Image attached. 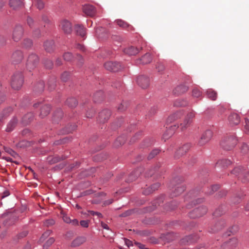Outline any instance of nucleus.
<instances>
[{"label": "nucleus", "mask_w": 249, "mask_h": 249, "mask_svg": "<svg viewBox=\"0 0 249 249\" xmlns=\"http://www.w3.org/2000/svg\"><path fill=\"white\" fill-rule=\"evenodd\" d=\"M110 116V110L108 109H104L99 113V121L101 123H104L109 119Z\"/></svg>", "instance_id": "f3484780"}, {"label": "nucleus", "mask_w": 249, "mask_h": 249, "mask_svg": "<svg viewBox=\"0 0 249 249\" xmlns=\"http://www.w3.org/2000/svg\"><path fill=\"white\" fill-rule=\"evenodd\" d=\"M154 191L151 189V188L150 187H147L146 188H145L143 191V194L145 195H148L152 193H153Z\"/></svg>", "instance_id": "5fc2aeb1"}, {"label": "nucleus", "mask_w": 249, "mask_h": 249, "mask_svg": "<svg viewBox=\"0 0 249 249\" xmlns=\"http://www.w3.org/2000/svg\"><path fill=\"white\" fill-rule=\"evenodd\" d=\"M24 30L22 26L17 25L14 29L12 38L14 41L18 42L23 36Z\"/></svg>", "instance_id": "39448f33"}, {"label": "nucleus", "mask_w": 249, "mask_h": 249, "mask_svg": "<svg viewBox=\"0 0 249 249\" xmlns=\"http://www.w3.org/2000/svg\"><path fill=\"white\" fill-rule=\"evenodd\" d=\"M237 243V239L236 238H232L224 245V249H225L226 248H229V249H232L236 246Z\"/></svg>", "instance_id": "5701e85b"}, {"label": "nucleus", "mask_w": 249, "mask_h": 249, "mask_svg": "<svg viewBox=\"0 0 249 249\" xmlns=\"http://www.w3.org/2000/svg\"><path fill=\"white\" fill-rule=\"evenodd\" d=\"M188 105L187 101L183 99H177L174 103V105L177 107H185Z\"/></svg>", "instance_id": "473e14b6"}, {"label": "nucleus", "mask_w": 249, "mask_h": 249, "mask_svg": "<svg viewBox=\"0 0 249 249\" xmlns=\"http://www.w3.org/2000/svg\"><path fill=\"white\" fill-rule=\"evenodd\" d=\"M36 6L39 9H42L44 7V3L41 0H37Z\"/></svg>", "instance_id": "13d9d810"}, {"label": "nucleus", "mask_w": 249, "mask_h": 249, "mask_svg": "<svg viewBox=\"0 0 249 249\" xmlns=\"http://www.w3.org/2000/svg\"><path fill=\"white\" fill-rule=\"evenodd\" d=\"M103 98V92L102 91H99L96 92L94 95V100L95 102H98L100 99Z\"/></svg>", "instance_id": "c03bdc74"}, {"label": "nucleus", "mask_w": 249, "mask_h": 249, "mask_svg": "<svg viewBox=\"0 0 249 249\" xmlns=\"http://www.w3.org/2000/svg\"><path fill=\"white\" fill-rule=\"evenodd\" d=\"M140 171L137 170L134 171L128 177V181L132 182L135 180L140 175Z\"/></svg>", "instance_id": "f704fd0d"}, {"label": "nucleus", "mask_w": 249, "mask_h": 249, "mask_svg": "<svg viewBox=\"0 0 249 249\" xmlns=\"http://www.w3.org/2000/svg\"><path fill=\"white\" fill-rule=\"evenodd\" d=\"M231 174L238 176V178L243 182L246 183L249 181V171L243 169L241 167L235 168L231 172Z\"/></svg>", "instance_id": "7ed1b4c3"}, {"label": "nucleus", "mask_w": 249, "mask_h": 249, "mask_svg": "<svg viewBox=\"0 0 249 249\" xmlns=\"http://www.w3.org/2000/svg\"><path fill=\"white\" fill-rule=\"evenodd\" d=\"M165 69V67L164 65L161 63H159L157 66V69L158 70V71L161 72L164 71Z\"/></svg>", "instance_id": "4d7b16f0"}, {"label": "nucleus", "mask_w": 249, "mask_h": 249, "mask_svg": "<svg viewBox=\"0 0 249 249\" xmlns=\"http://www.w3.org/2000/svg\"><path fill=\"white\" fill-rule=\"evenodd\" d=\"M80 225L83 227L88 228L89 227V221L88 220H82L80 221Z\"/></svg>", "instance_id": "338daca9"}, {"label": "nucleus", "mask_w": 249, "mask_h": 249, "mask_svg": "<svg viewBox=\"0 0 249 249\" xmlns=\"http://www.w3.org/2000/svg\"><path fill=\"white\" fill-rule=\"evenodd\" d=\"M74 29L77 35L84 37L86 35V28L83 26L77 24L76 25Z\"/></svg>", "instance_id": "a878e982"}, {"label": "nucleus", "mask_w": 249, "mask_h": 249, "mask_svg": "<svg viewBox=\"0 0 249 249\" xmlns=\"http://www.w3.org/2000/svg\"><path fill=\"white\" fill-rule=\"evenodd\" d=\"M23 83V77L20 72H16L12 76L11 86L15 90H18L21 88Z\"/></svg>", "instance_id": "f03ea898"}, {"label": "nucleus", "mask_w": 249, "mask_h": 249, "mask_svg": "<svg viewBox=\"0 0 249 249\" xmlns=\"http://www.w3.org/2000/svg\"><path fill=\"white\" fill-rule=\"evenodd\" d=\"M201 92L197 88H194L192 91V95L196 98H198L201 96Z\"/></svg>", "instance_id": "37998d69"}, {"label": "nucleus", "mask_w": 249, "mask_h": 249, "mask_svg": "<svg viewBox=\"0 0 249 249\" xmlns=\"http://www.w3.org/2000/svg\"><path fill=\"white\" fill-rule=\"evenodd\" d=\"M116 22L119 27L123 29H126L128 31L133 30V28L131 25L122 19H117L116 20Z\"/></svg>", "instance_id": "6ab92c4d"}, {"label": "nucleus", "mask_w": 249, "mask_h": 249, "mask_svg": "<svg viewBox=\"0 0 249 249\" xmlns=\"http://www.w3.org/2000/svg\"><path fill=\"white\" fill-rule=\"evenodd\" d=\"M17 122L18 120L16 118H14L13 119H12L7 124L6 131L8 132L12 131L15 127Z\"/></svg>", "instance_id": "7c9ffc66"}, {"label": "nucleus", "mask_w": 249, "mask_h": 249, "mask_svg": "<svg viewBox=\"0 0 249 249\" xmlns=\"http://www.w3.org/2000/svg\"><path fill=\"white\" fill-rule=\"evenodd\" d=\"M45 65L47 68L51 69L53 67V63L51 60H47L45 62Z\"/></svg>", "instance_id": "bf43d9fd"}, {"label": "nucleus", "mask_w": 249, "mask_h": 249, "mask_svg": "<svg viewBox=\"0 0 249 249\" xmlns=\"http://www.w3.org/2000/svg\"><path fill=\"white\" fill-rule=\"evenodd\" d=\"M9 6L13 9H18L22 7V2L20 0H10Z\"/></svg>", "instance_id": "412c9836"}, {"label": "nucleus", "mask_w": 249, "mask_h": 249, "mask_svg": "<svg viewBox=\"0 0 249 249\" xmlns=\"http://www.w3.org/2000/svg\"><path fill=\"white\" fill-rule=\"evenodd\" d=\"M63 58L65 60L69 61L72 59L73 56L71 53L67 52L64 54Z\"/></svg>", "instance_id": "09e8293b"}, {"label": "nucleus", "mask_w": 249, "mask_h": 249, "mask_svg": "<svg viewBox=\"0 0 249 249\" xmlns=\"http://www.w3.org/2000/svg\"><path fill=\"white\" fill-rule=\"evenodd\" d=\"M237 139L233 135H230L224 137L221 142V146L225 150H231L237 143Z\"/></svg>", "instance_id": "f257e3e1"}, {"label": "nucleus", "mask_w": 249, "mask_h": 249, "mask_svg": "<svg viewBox=\"0 0 249 249\" xmlns=\"http://www.w3.org/2000/svg\"><path fill=\"white\" fill-rule=\"evenodd\" d=\"M152 61V58L149 53H145L140 59L138 60V63L142 64H147L150 63Z\"/></svg>", "instance_id": "b1692460"}, {"label": "nucleus", "mask_w": 249, "mask_h": 249, "mask_svg": "<svg viewBox=\"0 0 249 249\" xmlns=\"http://www.w3.org/2000/svg\"><path fill=\"white\" fill-rule=\"evenodd\" d=\"M241 200V197H240L239 196H235V197H234L232 199L231 201L233 204H235L240 203Z\"/></svg>", "instance_id": "0e129e2a"}, {"label": "nucleus", "mask_w": 249, "mask_h": 249, "mask_svg": "<svg viewBox=\"0 0 249 249\" xmlns=\"http://www.w3.org/2000/svg\"><path fill=\"white\" fill-rule=\"evenodd\" d=\"M127 108V106L125 103H122L118 107V109L120 111H123L125 110Z\"/></svg>", "instance_id": "6e6d98bb"}, {"label": "nucleus", "mask_w": 249, "mask_h": 249, "mask_svg": "<svg viewBox=\"0 0 249 249\" xmlns=\"http://www.w3.org/2000/svg\"><path fill=\"white\" fill-rule=\"evenodd\" d=\"M39 63V58L35 53H31L28 57L26 63L27 69L31 71L36 68Z\"/></svg>", "instance_id": "20e7f679"}, {"label": "nucleus", "mask_w": 249, "mask_h": 249, "mask_svg": "<svg viewBox=\"0 0 249 249\" xmlns=\"http://www.w3.org/2000/svg\"><path fill=\"white\" fill-rule=\"evenodd\" d=\"M191 146L190 143L184 144L176 152L175 155V158L178 159L184 155L190 149Z\"/></svg>", "instance_id": "ddd939ff"}, {"label": "nucleus", "mask_w": 249, "mask_h": 249, "mask_svg": "<svg viewBox=\"0 0 249 249\" xmlns=\"http://www.w3.org/2000/svg\"><path fill=\"white\" fill-rule=\"evenodd\" d=\"M228 120L229 124L231 126H233L239 124L240 122V118L237 113H231L228 116Z\"/></svg>", "instance_id": "f8f14e48"}, {"label": "nucleus", "mask_w": 249, "mask_h": 249, "mask_svg": "<svg viewBox=\"0 0 249 249\" xmlns=\"http://www.w3.org/2000/svg\"><path fill=\"white\" fill-rule=\"evenodd\" d=\"M50 107L49 105H44L43 107H42L41 108L40 113V116L41 118H43L49 113L50 111Z\"/></svg>", "instance_id": "c85d7f7f"}, {"label": "nucleus", "mask_w": 249, "mask_h": 249, "mask_svg": "<svg viewBox=\"0 0 249 249\" xmlns=\"http://www.w3.org/2000/svg\"><path fill=\"white\" fill-rule=\"evenodd\" d=\"M76 59H77L78 61V65L79 66H81L84 63V59H83L82 57L80 55H77Z\"/></svg>", "instance_id": "052dcab7"}, {"label": "nucleus", "mask_w": 249, "mask_h": 249, "mask_svg": "<svg viewBox=\"0 0 249 249\" xmlns=\"http://www.w3.org/2000/svg\"><path fill=\"white\" fill-rule=\"evenodd\" d=\"M33 114L31 112L28 113L23 117L22 123L24 124H27L33 120Z\"/></svg>", "instance_id": "c756f323"}, {"label": "nucleus", "mask_w": 249, "mask_h": 249, "mask_svg": "<svg viewBox=\"0 0 249 249\" xmlns=\"http://www.w3.org/2000/svg\"><path fill=\"white\" fill-rule=\"evenodd\" d=\"M184 190L185 187L183 185H178L176 187L172 195L173 196H176L181 194Z\"/></svg>", "instance_id": "bb28decb"}, {"label": "nucleus", "mask_w": 249, "mask_h": 249, "mask_svg": "<svg viewBox=\"0 0 249 249\" xmlns=\"http://www.w3.org/2000/svg\"><path fill=\"white\" fill-rule=\"evenodd\" d=\"M23 53L19 50L16 51L13 53L11 57V61L14 64L20 63L23 59Z\"/></svg>", "instance_id": "9d476101"}, {"label": "nucleus", "mask_w": 249, "mask_h": 249, "mask_svg": "<svg viewBox=\"0 0 249 249\" xmlns=\"http://www.w3.org/2000/svg\"><path fill=\"white\" fill-rule=\"evenodd\" d=\"M105 68L109 71L116 72L120 70L121 65L118 62H107L104 64Z\"/></svg>", "instance_id": "6e6552de"}, {"label": "nucleus", "mask_w": 249, "mask_h": 249, "mask_svg": "<svg viewBox=\"0 0 249 249\" xmlns=\"http://www.w3.org/2000/svg\"><path fill=\"white\" fill-rule=\"evenodd\" d=\"M207 95L208 98L213 101L215 100L217 98V93L212 89H209L207 90Z\"/></svg>", "instance_id": "2f4dec72"}, {"label": "nucleus", "mask_w": 249, "mask_h": 249, "mask_svg": "<svg viewBox=\"0 0 249 249\" xmlns=\"http://www.w3.org/2000/svg\"><path fill=\"white\" fill-rule=\"evenodd\" d=\"M44 88V82L43 81H40L35 86L34 90L36 92H41L43 91Z\"/></svg>", "instance_id": "c9c22d12"}, {"label": "nucleus", "mask_w": 249, "mask_h": 249, "mask_svg": "<svg viewBox=\"0 0 249 249\" xmlns=\"http://www.w3.org/2000/svg\"><path fill=\"white\" fill-rule=\"evenodd\" d=\"M178 127H179V126H177L176 125H172L169 127L163 135L162 138L164 141H165L166 140H167L171 137L175 133V130Z\"/></svg>", "instance_id": "dca6fc26"}, {"label": "nucleus", "mask_w": 249, "mask_h": 249, "mask_svg": "<svg viewBox=\"0 0 249 249\" xmlns=\"http://www.w3.org/2000/svg\"><path fill=\"white\" fill-rule=\"evenodd\" d=\"M89 212L92 215H96V216H97L99 217H102V214L100 213L97 212H94V211H90Z\"/></svg>", "instance_id": "680f3d73"}, {"label": "nucleus", "mask_w": 249, "mask_h": 249, "mask_svg": "<svg viewBox=\"0 0 249 249\" xmlns=\"http://www.w3.org/2000/svg\"><path fill=\"white\" fill-rule=\"evenodd\" d=\"M125 142V138L124 136H121L118 137L114 142L115 147H119L123 144Z\"/></svg>", "instance_id": "72a5a7b5"}, {"label": "nucleus", "mask_w": 249, "mask_h": 249, "mask_svg": "<svg viewBox=\"0 0 249 249\" xmlns=\"http://www.w3.org/2000/svg\"><path fill=\"white\" fill-rule=\"evenodd\" d=\"M44 47L47 52L49 53L52 52L55 48L53 40H50L45 41L44 44Z\"/></svg>", "instance_id": "a211bd4d"}, {"label": "nucleus", "mask_w": 249, "mask_h": 249, "mask_svg": "<svg viewBox=\"0 0 249 249\" xmlns=\"http://www.w3.org/2000/svg\"><path fill=\"white\" fill-rule=\"evenodd\" d=\"M54 241L53 238H50L43 246V249H47V248L51 246Z\"/></svg>", "instance_id": "8fccbe9b"}, {"label": "nucleus", "mask_w": 249, "mask_h": 249, "mask_svg": "<svg viewBox=\"0 0 249 249\" xmlns=\"http://www.w3.org/2000/svg\"><path fill=\"white\" fill-rule=\"evenodd\" d=\"M33 45L32 41L30 39H25L23 42V45L26 48H30Z\"/></svg>", "instance_id": "79ce46f5"}, {"label": "nucleus", "mask_w": 249, "mask_h": 249, "mask_svg": "<svg viewBox=\"0 0 249 249\" xmlns=\"http://www.w3.org/2000/svg\"><path fill=\"white\" fill-rule=\"evenodd\" d=\"M183 115V113L181 111H177V112L170 115L168 118V121H174L180 118Z\"/></svg>", "instance_id": "cd10ccee"}, {"label": "nucleus", "mask_w": 249, "mask_h": 249, "mask_svg": "<svg viewBox=\"0 0 249 249\" xmlns=\"http://www.w3.org/2000/svg\"><path fill=\"white\" fill-rule=\"evenodd\" d=\"M51 231H47L41 236L39 239V241L42 242L46 238H47L51 233Z\"/></svg>", "instance_id": "49530a36"}, {"label": "nucleus", "mask_w": 249, "mask_h": 249, "mask_svg": "<svg viewBox=\"0 0 249 249\" xmlns=\"http://www.w3.org/2000/svg\"><path fill=\"white\" fill-rule=\"evenodd\" d=\"M160 186V184L158 182L153 184L150 187L153 191L157 190Z\"/></svg>", "instance_id": "774afa93"}, {"label": "nucleus", "mask_w": 249, "mask_h": 249, "mask_svg": "<svg viewBox=\"0 0 249 249\" xmlns=\"http://www.w3.org/2000/svg\"><path fill=\"white\" fill-rule=\"evenodd\" d=\"M76 128V126L75 124H71L70 125L67 126L65 129L64 130V132H62V134H67L72 132L74 131Z\"/></svg>", "instance_id": "ea45409f"}, {"label": "nucleus", "mask_w": 249, "mask_h": 249, "mask_svg": "<svg viewBox=\"0 0 249 249\" xmlns=\"http://www.w3.org/2000/svg\"><path fill=\"white\" fill-rule=\"evenodd\" d=\"M66 104L68 106L71 107H74L77 105V101L74 98H70L67 99Z\"/></svg>", "instance_id": "e433bc0d"}, {"label": "nucleus", "mask_w": 249, "mask_h": 249, "mask_svg": "<svg viewBox=\"0 0 249 249\" xmlns=\"http://www.w3.org/2000/svg\"><path fill=\"white\" fill-rule=\"evenodd\" d=\"M249 150V148L248 145L246 143H243L241 147V152L243 154H245L248 153Z\"/></svg>", "instance_id": "3c124183"}, {"label": "nucleus", "mask_w": 249, "mask_h": 249, "mask_svg": "<svg viewBox=\"0 0 249 249\" xmlns=\"http://www.w3.org/2000/svg\"><path fill=\"white\" fill-rule=\"evenodd\" d=\"M86 241V238L84 236H79L75 238L71 243V246L73 247H78Z\"/></svg>", "instance_id": "4be33fe9"}, {"label": "nucleus", "mask_w": 249, "mask_h": 249, "mask_svg": "<svg viewBox=\"0 0 249 249\" xmlns=\"http://www.w3.org/2000/svg\"><path fill=\"white\" fill-rule=\"evenodd\" d=\"M188 89V87L184 85H180L177 86L173 90L175 94L179 95L186 92Z\"/></svg>", "instance_id": "aec40b11"}, {"label": "nucleus", "mask_w": 249, "mask_h": 249, "mask_svg": "<svg viewBox=\"0 0 249 249\" xmlns=\"http://www.w3.org/2000/svg\"><path fill=\"white\" fill-rule=\"evenodd\" d=\"M69 76V72L65 71L62 74L61 79L63 81L66 82L68 80Z\"/></svg>", "instance_id": "603ef678"}, {"label": "nucleus", "mask_w": 249, "mask_h": 249, "mask_svg": "<svg viewBox=\"0 0 249 249\" xmlns=\"http://www.w3.org/2000/svg\"><path fill=\"white\" fill-rule=\"evenodd\" d=\"M195 116V113L194 111L189 112L185 117L184 121L180 124L181 130L186 129L192 123L193 119Z\"/></svg>", "instance_id": "0eeeda50"}, {"label": "nucleus", "mask_w": 249, "mask_h": 249, "mask_svg": "<svg viewBox=\"0 0 249 249\" xmlns=\"http://www.w3.org/2000/svg\"><path fill=\"white\" fill-rule=\"evenodd\" d=\"M140 51L139 49L133 46L129 47L124 50V53L129 55H135Z\"/></svg>", "instance_id": "393cba45"}, {"label": "nucleus", "mask_w": 249, "mask_h": 249, "mask_svg": "<svg viewBox=\"0 0 249 249\" xmlns=\"http://www.w3.org/2000/svg\"><path fill=\"white\" fill-rule=\"evenodd\" d=\"M213 136V132L210 130H207L204 131L199 141V144L200 145H203L208 142L212 138Z\"/></svg>", "instance_id": "1a4fd4ad"}, {"label": "nucleus", "mask_w": 249, "mask_h": 249, "mask_svg": "<svg viewBox=\"0 0 249 249\" xmlns=\"http://www.w3.org/2000/svg\"><path fill=\"white\" fill-rule=\"evenodd\" d=\"M153 143V141L150 139H147L144 141L142 143V147H148L151 145Z\"/></svg>", "instance_id": "a18cd8bd"}, {"label": "nucleus", "mask_w": 249, "mask_h": 249, "mask_svg": "<svg viewBox=\"0 0 249 249\" xmlns=\"http://www.w3.org/2000/svg\"><path fill=\"white\" fill-rule=\"evenodd\" d=\"M48 88L50 90L53 89L56 86V80L54 77L51 78L48 83Z\"/></svg>", "instance_id": "58836bf2"}, {"label": "nucleus", "mask_w": 249, "mask_h": 249, "mask_svg": "<svg viewBox=\"0 0 249 249\" xmlns=\"http://www.w3.org/2000/svg\"><path fill=\"white\" fill-rule=\"evenodd\" d=\"M83 11L86 15L90 17H93L96 12L95 8L93 6L89 4H86L83 6Z\"/></svg>", "instance_id": "2eb2a0df"}, {"label": "nucleus", "mask_w": 249, "mask_h": 249, "mask_svg": "<svg viewBox=\"0 0 249 249\" xmlns=\"http://www.w3.org/2000/svg\"><path fill=\"white\" fill-rule=\"evenodd\" d=\"M5 99V96L3 93L2 92L1 85L0 84V104H1L3 102H4Z\"/></svg>", "instance_id": "864d4df0"}, {"label": "nucleus", "mask_w": 249, "mask_h": 249, "mask_svg": "<svg viewBox=\"0 0 249 249\" xmlns=\"http://www.w3.org/2000/svg\"><path fill=\"white\" fill-rule=\"evenodd\" d=\"M62 116H63V112L61 111V109L58 110L57 111H56L54 113V114L53 115V121L56 122L58 120L62 118Z\"/></svg>", "instance_id": "a19ab883"}, {"label": "nucleus", "mask_w": 249, "mask_h": 249, "mask_svg": "<svg viewBox=\"0 0 249 249\" xmlns=\"http://www.w3.org/2000/svg\"><path fill=\"white\" fill-rule=\"evenodd\" d=\"M207 212V209L206 207L203 206H201L195 209L191 213L189 214V216L192 218H195L196 217H200L205 213Z\"/></svg>", "instance_id": "423d86ee"}, {"label": "nucleus", "mask_w": 249, "mask_h": 249, "mask_svg": "<svg viewBox=\"0 0 249 249\" xmlns=\"http://www.w3.org/2000/svg\"><path fill=\"white\" fill-rule=\"evenodd\" d=\"M231 161L230 160L227 159H223L219 160L217 162V165L219 166H222L223 167H227L229 165H231Z\"/></svg>", "instance_id": "4c0bfd02"}, {"label": "nucleus", "mask_w": 249, "mask_h": 249, "mask_svg": "<svg viewBox=\"0 0 249 249\" xmlns=\"http://www.w3.org/2000/svg\"><path fill=\"white\" fill-rule=\"evenodd\" d=\"M245 128L246 131V132L248 134H249V120L247 119H245Z\"/></svg>", "instance_id": "e2e57ef3"}, {"label": "nucleus", "mask_w": 249, "mask_h": 249, "mask_svg": "<svg viewBox=\"0 0 249 249\" xmlns=\"http://www.w3.org/2000/svg\"><path fill=\"white\" fill-rule=\"evenodd\" d=\"M59 26L65 34H69L72 31L71 23L66 19L62 20L60 22Z\"/></svg>", "instance_id": "9b49d317"}, {"label": "nucleus", "mask_w": 249, "mask_h": 249, "mask_svg": "<svg viewBox=\"0 0 249 249\" xmlns=\"http://www.w3.org/2000/svg\"><path fill=\"white\" fill-rule=\"evenodd\" d=\"M54 223H55V221L54 220L48 219L46 221L45 224L47 226H49L53 225V224H54Z\"/></svg>", "instance_id": "69168bd1"}, {"label": "nucleus", "mask_w": 249, "mask_h": 249, "mask_svg": "<svg viewBox=\"0 0 249 249\" xmlns=\"http://www.w3.org/2000/svg\"><path fill=\"white\" fill-rule=\"evenodd\" d=\"M160 152V150L158 149H154L149 154L148 156V159L149 160L153 159L155 156H156Z\"/></svg>", "instance_id": "de8ad7c7"}, {"label": "nucleus", "mask_w": 249, "mask_h": 249, "mask_svg": "<svg viewBox=\"0 0 249 249\" xmlns=\"http://www.w3.org/2000/svg\"><path fill=\"white\" fill-rule=\"evenodd\" d=\"M137 82L142 88L146 89L149 85V79L144 76H140L137 78Z\"/></svg>", "instance_id": "4468645a"}]
</instances>
